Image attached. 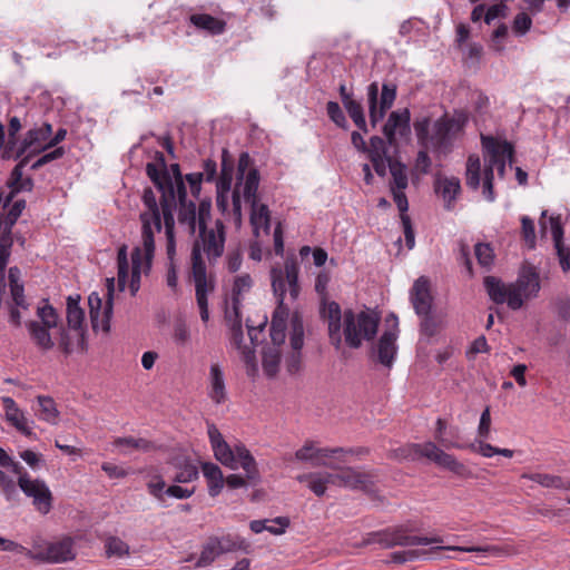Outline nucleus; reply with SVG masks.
Wrapping results in <instances>:
<instances>
[{"mask_svg":"<svg viewBox=\"0 0 570 570\" xmlns=\"http://www.w3.org/2000/svg\"><path fill=\"white\" fill-rule=\"evenodd\" d=\"M252 213H250V223L252 225L257 228L258 225H264L265 228H269V209L268 206L265 204L258 205V200L255 203V205H250Z\"/></svg>","mask_w":570,"mask_h":570,"instance_id":"nucleus-54","label":"nucleus"},{"mask_svg":"<svg viewBox=\"0 0 570 570\" xmlns=\"http://www.w3.org/2000/svg\"><path fill=\"white\" fill-rule=\"evenodd\" d=\"M210 210H212V202L209 198L200 200L198 208L196 207V226L198 225V229H202L204 234V229L207 228V223L210 219Z\"/></svg>","mask_w":570,"mask_h":570,"instance_id":"nucleus-62","label":"nucleus"},{"mask_svg":"<svg viewBox=\"0 0 570 570\" xmlns=\"http://www.w3.org/2000/svg\"><path fill=\"white\" fill-rule=\"evenodd\" d=\"M421 317L420 322V332L422 335L432 337L436 335L439 327H440V321L438 320L436 315H434L431 312H428L426 314L419 315Z\"/></svg>","mask_w":570,"mask_h":570,"instance_id":"nucleus-56","label":"nucleus"},{"mask_svg":"<svg viewBox=\"0 0 570 570\" xmlns=\"http://www.w3.org/2000/svg\"><path fill=\"white\" fill-rule=\"evenodd\" d=\"M168 465L175 470L170 480L175 483H189L198 479V468L187 455H175L169 459Z\"/></svg>","mask_w":570,"mask_h":570,"instance_id":"nucleus-23","label":"nucleus"},{"mask_svg":"<svg viewBox=\"0 0 570 570\" xmlns=\"http://www.w3.org/2000/svg\"><path fill=\"white\" fill-rule=\"evenodd\" d=\"M49 139L40 130L39 127L30 128L22 138V147L27 149H41V153L47 150V142Z\"/></svg>","mask_w":570,"mask_h":570,"instance_id":"nucleus-44","label":"nucleus"},{"mask_svg":"<svg viewBox=\"0 0 570 570\" xmlns=\"http://www.w3.org/2000/svg\"><path fill=\"white\" fill-rule=\"evenodd\" d=\"M521 234L527 247L533 249L535 247V228L534 222L528 216L521 218Z\"/></svg>","mask_w":570,"mask_h":570,"instance_id":"nucleus-63","label":"nucleus"},{"mask_svg":"<svg viewBox=\"0 0 570 570\" xmlns=\"http://www.w3.org/2000/svg\"><path fill=\"white\" fill-rule=\"evenodd\" d=\"M234 160L230 158L228 149L222 151L220 176L216 181L217 190L229 191L233 183Z\"/></svg>","mask_w":570,"mask_h":570,"instance_id":"nucleus-36","label":"nucleus"},{"mask_svg":"<svg viewBox=\"0 0 570 570\" xmlns=\"http://www.w3.org/2000/svg\"><path fill=\"white\" fill-rule=\"evenodd\" d=\"M154 163L146 165V174L155 187L160 191V216L164 217L166 236H174L175 218L174 212L177 208L176 193L174 185L166 170V159L161 151L156 150Z\"/></svg>","mask_w":570,"mask_h":570,"instance_id":"nucleus-4","label":"nucleus"},{"mask_svg":"<svg viewBox=\"0 0 570 570\" xmlns=\"http://www.w3.org/2000/svg\"><path fill=\"white\" fill-rule=\"evenodd\" d=\"M390 317L393 320V326L391 330L383 332L375 346H373L371 356L385 367H392L396 353H397V334L399 324L397 317L391 314Z\"/></svg>","mask_w":570,"mask_h":570,"instance_id":"nucleus-14","label":"nucleus"},{"mask_svg":"<svg viewBox=\"0 0 570 570\" xmlns=\"http://www.w3.org/2000/svg\"><path fill=\"white\" fill-rule=\"evenodd\" d=\"M410 529L406 525L390 527L381 531H374L366 534L362 541V547L373 543L380 544L383 549H391L396 546L400 547H414V546H429L431 543H442L441 537H420L409 533Z\"/></svg>","mask_w":570,"mask_h":570,"instance_id":"nucleus-6","label":"nucleus"},{"mask_svg":"<svg viewBox=\"0 0 570 570\" xmlns=\"http://www.w3.org/2000/svg\"><path fill=\"white\" fill-rule=\"evenodd\" d=\"M410 299L417 315L432 311L433 296L431 294V283L426 276H420L414 282L410 291Z\"/></svg>","mask_w":570,"mask_h":570,"instance_id":"nucleus-21","label":"nucleus"},{"mask_svg":"<svg viewBox=\"0 0 570 570\" xmlns=\"http://www.w3.org/2000/svg\"><path fill=\"white\" fill-rule=\"evenodd\" d=\"M30 337L41 351H49L55 346L50 335L51 327L41 325L40 322L29 321L26 323Z\"/></svg>","mask_w":570,"mask_h":570,"instance_id":"nucleus-30","label":"nucleus"},{"mask_svg":"<svg viewBox=\"0 0 570 570\" xmlns=\"http://www.w3.org/2000/svg\"><path fill=\"white\" fill-rule=\"evenodd\" d=\"M387 166L392 176L390 189H406L409 186L406 165L399 159L387 157Z\"/></svg>","mask_w":570,"mask_h":570,"instance_id":"nucleus-35","label":"nucleus"},{"mask_svg":"<svg viewBox=\"0 0 570 570\" xmlns=\"http://www.w3.org/2000/svg\"><path fill=\"white\" fill-rule=\"evenodd\" d=\"M321 317L327 321L328 328V337L331 344L336 348H341L342 345V317L344 318V313L342 314L341 306L337 302L331 301L321 302L320 309Z\"/></svg>","mask_w":570,"mask_h":570,"instance_id":"nucleus-18","label":"nucleus"},{"mask_svg":"<svg viewBox=\"0 0 570 570\" xmlns=\"http://www.w3.org/2000/svg\"><path fill=\"white\" fill-rule=\"evenodd\" d=\"M209 397L216 403L222 404L226 401V390L224 375L218 364L210 366V391Z\"/></svg>","mask_w":570,"mask_h":570,"instance_id":"nucleus-34","label":"nucleus"},{"mask_svg":"<svg viewBox=\"0 0 570 570\" xmlns=\"http://www.w3.org/2000/svg\"><path fill=\"white\" fill-rule=\"evenodd\" d=\"M446 422L443 419L436 420V429L434 438L435 440L445 449H458L463 450L465 449V444L462 442H459L458 440H452L446 436Z\"/></svg>","mask_w":570,"mask_h":570,"instance_id":"nucleus-51","label":"nucleus"},{"mask_svg":"<svg viewBox=\"0 0 570 570\" xmlns=\"http://www.w3.org/2000/svg\"><path fill=\"white\" fill-rule=\"evenodd\" d=\"M142 254L140 247H135L131 253V279L129 288L131 295H136L140 287Z\"/></svg>","mask_w":570,"mask_h":570,"instance_id":"nucleus-46","label":"nucleus"},{"mask_svg":"<svg viewBox=\"0 0 570 570\" xmlns=\"http://www.w3.org/2000/svg\"><path fill=\"white\" fill-rule=\"evenodd\" d=\"M511 285V296L509 299V308L512 311L520 309L524 299L535 297L540 291V278L534 266L524 265L521 268L518 279Z\"/></svg>","mask_w":570,"mask_h":570,"instance_id":"nucleus-11","label":"nucleus"},{"mask_svg":"<svg viewBox=\"0 0 570 570\" xmlns=\"http://www.w3.org/2000/svg\"><path fill=\"white\" fill-rule=\"evenodd\" d=\"M18 487L28 497L32 498V503L37 511L47 514L52 509L53 497L41 479H31L30 475H22L17 481Z\"/></svg>","mask_w":570,"mask_h":570,"instance_id":"nucleus-13","label":"nucleus"},{"mask_svg":"<svg viewBox=\"0 0 570 570\" xmlns=\"http://www.w3.org/2000/svg\"><path fill=\"white\" fill-rule=\"evenodd\" d=\"M289 343H291L293 351H299V352L304 345L303 317L298 312H294L291 317Z\"/></svg>","mask_w":570,"mask_h":570,"instance_id":"nucleus-45","label":"nucleus"},{"mask_svg":"<svg viewBox=\"0 0 570 570\" xmlns=\"http://www.w3.org/2000/svg\"><path fill=\"white\" fill-rule=\"evenodd\" d=\"M442 550H453V551H464V552H489L492 554H499L502 549L497 546H482V547H469V548H461V547H434L430 550H405V551H395L390 554V561L396 564H403L409 561H414L417 558L422 556H426L429 553H435Z\"/></svg>","mask_w":570,"mask_h":570,"instance_id":"nucleus-16","label":"nucleus"},{"mask_svg":"<svg viewBox=\"0 0 570 570\" xmlns=\"http://www.w3.org/2000/svg\"><path fill=\"white\" fill-rule=\"evenodd\" d=\"M198 230V238L194 243L200 244V253H205L209 264L214 265L223 256L226 240L223 236H217L213 228H205L204 234L202 229Z\"/></svg>","mask_w":570,"mask_h":570,"instance_id":"nucleus-22","label":"nucleus"},{"mask_svg":"<svg viewBox=\"0 0 570 570\" xmlns=\"http://www.w3.org/2000/svg\"><path fill=\"white\" fill-rule=\"evenodd\" d=\"M218 537L212 535L207 539L206 543L203 546L200 556L196 562V567L204 568L212 564L215 559L220 556Z\"/></svg>","mask_w":570,"mask_h":570,"instance_id":"nucleus-40","label":"nucleus"},{"mask_svg":"<svg viewBox=\"0 0 570 570\" xmlns=\"http://www.w3.org/2000/svg\"><path fill=\"white\" fill-rule=\"evenodd\" d=\"M379 85L377 82H372L367 86V105H368V117L370 124L372 128H375L377 124L385 117L386 109H382L379 106Z\"/></svg>","mask_w":570,"mask_h":570,"instance_id":"nucleus-32","label":"nucleus"},{"mask_svg":"<svg viewBox=\"0 0 570 570\" xmlns=\"http://www.w3.org/2000/svg\"><path fill=\"white\" fill-rule=\"evenodd\" d=\"M551 234L554 243V248L559 258L560 266L563 272L570 271V249L563 244V226L561 216H551L549 218Z\"/></svg>","mask_w":570,"mask_h":570,"instance_id":"nucleus-25","label":"nucleus"},{"mask_svg":"<svg viewBox=\"0 0 570 570\" xmlns=\"http://www.w3.org/2000/svg\"><path fill=\"white\" fill-rule=\"evenodd\" d=\"M37 315L41 320V325L55 328L58 325V314L56 308L51 305L46 304L42 307H38Z\"/></svg>","mask_w":570,"mask_h":570,"instance_id":"nucleus-64","label":"nucleus"},{"mask_svg":"<svg viewBox=\"0 0 570 570\" xmlns=\"http://www.w3.org/2000/svg\"><path fill=\"white\" fill-rule=\"evenodd\" d=\"M202 470L207 480L209 495L213 498L217 497L225 483L220 468L215 463L205 462L202 464Z\"/></svg>","mask_w":570,"mask_h":570,"instance_id":"nucleus-31","label":"nucleus"},{"mask_svg":"<svg viewBox=\"0 0 570 570\" xmlns=\"http://www.w3.org/2000/svg\"><path fill=\"white\" fill-rule=\"evenodd\" d=\"M335 452L336 451H332V448H316L314 441L307 440L304 445L295 452L294 456L287 454L284 456V461L291 462L297 460L301 462H311L313 466L336 468L334 461L326 460L333 459Z\"/></svg>","mask_w":570,"mask_h":570,"instance_id":"nucleus-17","label":"nucleus"},{"mask_svg":"<svg viewBox=\"0 0 570 570\" xmlns=\"http://www.w3.org/2000/svg\"><path fill=\"white\" fill-rule=\"evenodd\" d=\"M484 288L490 299L495 304L507 303L509 306V299L511 296V285H505L499 277L485 276L483 279Z\"/></svg>","mask_w":570,"mask_h":570,"instance_id":"nucleus-28","label":"nucleus"},{"mask_svg":"<svg viewBox=\"0 0 570 570\" xmlns=\"http://www.w3.org/2000/svg\"><path fill=\"white\" fill-rule=\"evenodd\" d=\"M190 22L198 29L206 30L212 35H220L225 31L226 22L207 13L190 16Z\"/></svg>","mask_w":570,"mask_h":570,"instance_id":"nucleus-33","label":"nucleus"},{"mask_svg":"<svg viewBox=\"0 0 570 570\" xmlns=\"http://www.w3.org/2000/svg\"><path fill=\"white\" fill-rule=\"evenodd\" d=\"M2 405L6 412L7 421L14 426L19 432L24 434L26 436H32L33 433L30 428L27 425V421L23 412L18 407L14 400L10 396H3L1 399Z\"/></svg>","mask_w":570,"mask_h":570,"instance_id":"nucleus-26","label":"nucleus"},{"mask_svg":"<svg viewBox=\"0 0 570 570\" xmlns=\"http://www.w3.org/2000/svg\"><path fill=\"white\" fill-rule=\"evenodd\" d=\"M39 154H41V149H29L22 157L18 159L17 165L10 173V176H12V184L21 180V177L23 176V168L35 156Z\"/></svg>","mask_w":570,"mask_h":570,"instance_id":"nucleus-60","label":"nucleus"},{"mask_svg":"<svg viewBox=\"0 0 570 570\" xmlns=\"http://www.w3.org/2000/svg\"><path fill=\"white\" fill-rule=\"evenodd\" d=\"M380 316L374 312L352 308L344 311L343 335L345 344L354 350L362 346L363 341H373L377 334Z\"/></svg>","mask_w":570,"mask_h":570,"instance_id":"nucleus-5","label":"nucleus"},{"mask_svg":"<svg viewBox=\"0 0 570 570\" xmlns=\"http://www.w3.org/2000/svg\"><path fill=\"white\" fill-rule=\"evenodd\" d=\"M481 180V161L480 157L472 154L468 157L465 169V184L472 190H478Z\"/></svg>","mask_w":570,"mask_h":570,"instance_id":"nucleus-41","label":"nucleus"},{"mask_svg":"<svg viewBox=\"0 0 570 570\" xmlns=\"http://www.w3.org/2000/svg\"><path fill=\"white\" fill-rule=\"evenodd\" d=\"M226 318L230 322V342L240 348L244 340L240 308L233 309V315L226 312Z\"/></svg>","mask_w":570,"mask_h":570,"instance_id":"nucleus-48","label":"nucleus"},{"mask_svg":"<svg viewBox=\"0 0 570 570\" xmlns=\"http://www.w3.org/2000/svg\"><path fill=\"white\" fill-rule=\"evenodd\" d=\"M347 115L354 122V125L364 134L368 132L367 122L365 119L364 108L361 101L355 100L346 106H344Z\"/></svg>","mask_w":570,"mask_h":570,"instance_id":"nucleus-47","label":"nucleus"},{"mask_svg":"<svg viewBox=\"0 0 570 570\" xmlns=\"http://www.w3.org/2000/svg\"><path fill=\"white\" fill-rule=\"evenodd\" d=\"M27 153V149L22 147V139L19 136L3 139V147H1L0 158L2 160H18Z\"/></svg>","mask_w":570,"mask_h":570,"instance_id":"nucleus-39","label":"nucleus"},{"mask_svg":"<svg viewBox=\"0 0 570 570\" xmlns=\"http://www.w3.org/2000/svg\"><path fill=\"white\" fill-rule=\"evenodd\" d=\"M178 206V223L186 225L190 234L196 232V204L188 200L187 190L183 194H176Z\"/></svg>","mask_w":570,"mask_h":570,"instance_id":"nucleus-27","label":"nucleus"},{"mask_svg":"<svg viewBox=\"0 0 570 570\" xmlns=\"http://www.w3.org/2000/svg\"><path fill=\"white\" fill-rule=\"evenodd\" d=\"M298 273L299 267L295 255L287 256L284 268L276 266L272 267L271 281L273 293L277 298V306L272 315L271 323H279L286 325L289 314V308L284 303L286 295V284L288 285L291 299L296 301L301 292Z\"/></svg>","mask_w":570,"mask_h":570,"instance_id":"nucleus-3","label":"nucleus"},{"mask_svg":"<svg viewBox=\"0 0 570 570\" xmlns=\"http://www.w3.org/2000/svg\"><path fill=\"white\" fill-rule=\"evenodd\" d=\"M166 170L174 185V191L176 194H183L187 190L185 185V176L181 174L179 164H171L169 167L166 166Z\"/></svg>","mask_w":570,"mask_h":570,"instance_id":"nucleus-61","label":"nucleus"},{"mask_svg":"<svg viewBox=\"0 0 570 570\" xmlns=\"http://www.w3.org/2000/svg\"><path fill=\"white\" fill-rule=\"evenodd\" d=\"M144 205L148 212L140 214L141 220V238L144 247V261H145V273H148L151 268V263L155 254V238L154 229L157 232L161 230L160 209L157 204L155 193L150 187H147L142 194Z\"/></svg>","mask_w":570,"mask_h":570,"instance_id":"nucleus-7","label":"nucleus"},{"mask_svg":"<svg viewBox=\"0 0 570 570\" xmlns=\"http://www.w3.org/2000/svg\"><path fill=\"white\" fill-rule=\"evenodd\" d=\"M389 458L396 461H419L423 458L434 462L462 479L473 478L472 471L452 454L444 452L434 442L406 443L389 452Z\"/></svg>","mask_w":570,"mask_h":570,"instance_id":"nucleus-2","label":"nucleus"},{"mask_svg":"<svg viewBox=\"0 0 570 570\" xmlns=\"http://www.w3.org/2000/svg\"><path fill=\"white\" fill-rule=\"evenodd\" d=\"M213 452L215 459L226 468L236 470L238 466H242L252 485L261 482V473L256 460L243 443L239 442L232 449L225 441L219 446L213 448Z\"/></svg>","mask_w":570,"mask_h":570,"instance_id":"nucleus-8","label":"nucleus"},{"mask_svg":"<svg viewBox=\"0 0 570 570\" xmlns=\"http://www.w3.org/2000/svg\"><path fill=\"white\" fill-rule=\"evenodd\" d=\"M522 479L531 480L543 488L567 490V481L560 475L548 473H523Z\"/></svg>","mask_w":570,"mask_h":570,"instance_id":"nucleus-38","label":"nucleus"},{"mask_svg":"<svg viewBox=\"0 0 570 570\" xmlns=\"http://www.w3.org/2000/svg\"><path fill=\"white\" fill-rule=\"evenodd\" d=\"M85 312L82 308L67 309V323L70 330L78 333V347L82 353L88 351L87 331L83 327Z\"/></svg>","mask_w":570,"mask_h":570,"instance_id":"nucleus-29","label":"nucleus"},{"mask_svg":"<svg viewBox=\"0 0 570 570\" xmlns=\"http://www.w3.org/2000/svg\"><path fill=\"white\" fill-rule=\"evenodd\" d=\"M396 95L397 86L392 81L384 82L379 98V106H381L382 109H391L396 99Z\"/></svg>","mask_w":570,"mask_h":570,"instance_id":"nucleus-57","label":"nucleus"},{"mask_svg":"<svg viewBox=\"0 0 570 570\" xmlns=\"http://www.w3.org/2000/svg\"><path fill=\"white\" fill-rule=\"evenodd\" d=\"M481 144L485 157V167H491L494 171V166L498 163L509 161L511 166L514 161V147L508 140H500L493 136L481 135Z\"/></svg>","mask_w":570,"mask_h":570,"instance_id":"nucleus-15","label":"nucleus"},{"mask_svg":"<svg viewBox=\"0 0 570 570\" xmlns=\"http://www.w3.org/2000/svg\"><path fill=\"white\" fill-rule=\"evenodd\" d=\"M474 255L480 266L490 269L494 262V252L489 243H478L474 246Z\"/></svg>","mask_w":570,"mask_h":570,"instance_id":"nucleus-53","label":"nucleus"},{"mask_svg":"<svg viewBox=\"0 0 570 570\" xmlns=\"http://www.w3.org/2000/svg\"><path fill=\"white\" fill-rule=\"evenodd\" d=\"M105 552L108 558H124L129 556V546L118 537H108L105 541Z\"/></svg>","mask_w":570,"mask_h":570,"instance_id":"nucleus-49","label":"nucleus"},{"mask_svg":"<svg viewBox=\"0 0 570 570\" xmlns=\"http://www.w3.org/2000/svg\"><path fill=\"white\" fill-rule=\"evenodd\" d=\"M206 264L200 253V244L194 243L191 248V275L195 282L196 302L204 323L209 320L208 294L215 289L214 281L207 279Z\"/></svg>","mask_w":570,"mask_h":570,"instance_id":"nucleus-9","label":"nucleus"},{"mask_svg":"<svg viewBox=\"0 0 570 570\" xmlns=\"http://www.w3.org/2000/svg\"><path fill=\"white\" fill-rule=\"evenodd\" d=\"M114 292L115 279L112 277L107 278V298L102 312V299L98 293L94 292L89 295V316L94 332H97L99 328H101L105 333L110 332V320L114 311Z\"/></svg>","mask_w":570,"mask_h":570,"instance_id":"nucleus-12","label":"nucleus"},{"mask_svg":"<svg viewBox=\"0 0 570 570\" xmlns=\"http://www.w3.org/2000/svg\"><path fill=\"white\" fill-rule=\"evenodd\" d=\"M245 185H244V198L250 205H255L257 202V190L259 186V171L255 167H250L249 170L245 174Z\"/></svg>","mask_w":570,"mask_h":570,"instance_id":"nucleus-42","label":"nucleus"},{"mask_svg":"<svg viewBox=\"0 0 570 570\" xmlns=\"http://www.w3.org/2000/svg\"><path fill=\"white\" fill-rule=\"evenodd\" d=\"M39 154H41V149H29L22 157L18 159L17 165L10 173V176H12V184L21 180V177L23 176V168L35 156Z\"/></svg>","mask_w":570,"mask_h":570,"instance_id":"nucleus-59","label":"nucleus"},{"mask_svg":"<svg viewBox=\"0 0 570 570\" xmlns=\"http://www.w3.org/2000/svg\"><path fill=\"white\" fill-rule=\"evenodd\" d=\"M326 112L328 118L341 129L347 130L350 128L348 121L336 101H328L326 104Z\"/></svg>","mask_w":570,"mask_h":570,"instance_id":"nucleus-55","label":"nucleus"},{"mask_svg":"<svg viewBox=\"0 0 570 570\" xmlns=\"http://www.w3.org/2000/svg\"><path fill=\"white\" fill-rule=\"evenodd\" d=\"M344 478L343 488L353 491H362L372 501L383 502L384 498L381 495L377 483L380 482V472L376 469L366 471L345 465L343 469Z\"/></svg>","mask_w":570,"mask_h":570,"instance_id":"nucleus-10","label":"nucleus"},{"mask_svg":"<svg viewBox=\"0 0 570 570\" xmlns=\"http://www.w3.org/2000/svg\"><path fill=\"white\" fill-rule=\"evenodd\" d=\"M252 286V277L249 274L237 276L234 281L232 288V305L233 309L240 308V294L244 289H249Z\"/></svg>","mask_w":570,"mask_h":570,"instance_id":"nucleus-52","label":"nucleus"},{"mask_svg":"<svg viewBox=\"0 0 570 570\" xmlns=\"http://www.w3.org/2000/svg\"><path fill=\"white\" fill-rule=\"evenodd\" d=\"M435 190L436 193H440L443 197V199L446 202V209L452 208V202L455 200L456 195L461 190V185L459 178L452 177V178H444V179H436L435 181Z\"/></svg>","mask_w":570,"mask_h":570,"instance_id":"nucleus-37","label":"nucleus"},{"mask_svg":"<svg viewBox=\"0 0 570 570\" xmlns=\"http://www.w3.org/2000/svg\"><path fill=\"white\" fill-rule=\"evenodd\" d=\"M219 549L222 554L235 551L248 552L249 543L237 534H224L218 537Z\"/></svg>","mask_w":570,"mask_h":570,"instance_id":"nucleus-43","label":"nucleus"},{"mask_svg":"<svg viewBox=\"0 0 570 570\" xmlns=\"http://www.w3.org/2000/svg\"><path fill=\"white\" fill-rule=\"evenodd\" d=\"M411 112L407 108L402 110L392 111L386 122L384 124L382 131L390 146H396V132L401 137H406L411 132Z\"/></svg>","mask_w":570,"mask_h":570,"instance_id":"nucleus-20","label":"nucleus"},{"mask_svg":"<svg viewBox=\"0 0 570 570\" xmlns=\"http://www.w3.org/2000/svg\"><path fill=\"white\" fill-rule=\"evenodd\" d=\"M72 540L65 538L60 541L49 542L46 554L37 553L38 561L47 563H61L75 558Z\"/></svg>","mask_w":570,"mask_h":570,"instance_id":"nucleus-24","label":"nucleus"},{"mask_svg":"<svg viewBox=\"0 0 570 570\" xmlns=\"http://www.w3.org/2000/svg\"><path fill=\"white\" fill-rule=\"evenodd\" d=\"M146 485L148 493L160 503H165L167 497L178 500L188 499L196 491L195 487L189 489L179 484H171L166 488V482L161 475H155Z\"/></svg>","mask_w":570,"mask_h":570,"instance_id":"nucleus-19","label":"nucleus"},{"mask_svg":"<svg viewBox=\"0 0 570 570\" xmlns=\"http://www.w3.org/2000/svg\"><path fill=\"white\" fill-rule=\"evenodd\" d=\"M466 122L468 116L463 111H455L452 116L444 114L436 119L432 134H430L431 119L429 117L415 119L413 127L422 148L431 146L435 153L448 155L452 151L454 140L464 130Z\"/></svg>","mask_w":570,"mask_h":570,"instance_id":"nucleus-1","label":"nucleus"},{"mask_svg":"<svg viewBox=\"0 0 570 570\" xmlns=\"http://www.w3.org/2000/svg\"><path fill=\"white\" fill-rule=\"evenodd\" d=\"M17 485L18 484H16L9 475L0 470V489L7 501H18L19 492L17 490Z\"/></svg>","mask_w":570,"mask_h":570,"instance_id":"nucleus-58","label":"nucleus"},{"mask_svg":"<svg viewBox=\"0 0 570 570\" xmlns=\"http://www.w3.org/2000/svg\"><path fill=\"white\" fill-rule=\"evenodd\" d=\"M37 400L40 406L41 419L51 424H56L59 416V411L57 409L55 400L50 396L45 395H39Z\"/></svg>","mask_w":570,"mask_h":570,"instance_id":"nucleus-50","label":"nucleus"}]
</instances>
